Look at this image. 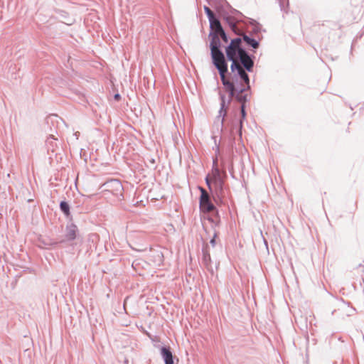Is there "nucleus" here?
<instances>
[{"label": "nucleus", "mask_w": 364, "mask_h": 364, "mask_svg": "<svg viewBox=\"0 0 364 364\" xmlns=\"http://www.w3.org/2000/svg\"><path fill=\"white\" fill-rule=\"evenodd\" d=\"M210 24L211 29L214 31L212 34H218V33L223 30L220 22L215 18L210 20Z\"/></svg>", "instance_id": "9"}, {"label": "nucleus", "mask_w": 364, "mask_h": 364, "mask_svg": "<svg viewBox=\"0 0 364 364\" xmlns=\"http://www.w3.org/2000/svg\"><path fill=\"white\" fill-rule=\"evenodd\" d=\"M241 38H237L232 39L230 45L226 48L225 52L228 60L232 61V65L234 63H239L238 58L240 52L244 50L241 47Z\"/></svg>", "instance_id": "3"}, {"label": "nucleus", "mask_w": 364, "mask_h": 364, "mask_svg": "<svg viewBox=\"0 0 364 364\" xmlns=\"http://www.w3.org/2000/svg\"><path fill=\"white\" fill-rule=\"evenodd\" d=\"M114 99H115L116 100H119L120 99V95H119V94H116V95H114Z\"/></svg>", "instance_id": "18"}, {"label": "nucleus", "mask_w": 364, "mask_h": 364, "mask_svg": "<svg viewBox=\"0 0 364 364\" xmlns=\"http://www.w3.org/2000/svg\"><path fill=\"white\" fill-rule=\"evenodd\" d=\"M112 183L116 187L117 190H122V184L118 181H113Z\"/></svg>", "instance_id": "16"}, {"label": "nucleus", "mask_w": 364, "mask_h": 364, "mask_svg": "<svg viewBox=\"0 0 364 364\" xmlns=\"http://www.w3.org/2000/svg\"><path fill=\"white\" fill-rule=\"evenodd\" d=\"M200 191V209L203 213H210L215 209V205L211 203L208 192L202 187H199Z\"/></svg>", "instance_id": "4"}, {"label": "nucleus", "mask_w": 364, "mask_h": 364, "mask_svg": "<svg viewBox=\"0 0 364 364\" xmlns=\"http://www.w3.org/2000/svg\"><path fill=\"white\" fill-rule=\"evenodd\" d=\"M210 53L213 63L218 70L223 84L226 90L230 92L228 100L226 103L224 96H221V107L219 111V117H221V123L224 122L225 117L227 115L229 104L235 95V86L232 82L225 78V74L228 72V64L225 61V55L220 50V40L218 34H210Z\"/></svg>", "instance_id": "1"}, {"label": "nucleus", "mask_w": 364, "mask_h": 364, "mask_svg": "<svg viewBox=\"0 0 364 364\" xmlns=\"http://www.w3.org/2000/svg\"><path fill=\"white\" fill-rule=\"evenodd\" d=\"M203 262L205 266V267L210 272H213V268L211 267V265H210V262H211V259H210V256L209 254H204L203 255Z\"/></svg>", "instance_id": "11"}, {"label": "nucleus", "mask_w": 364, "mask_h": 364, "mask_svg": "<svg viewBox=\"0 0 364 364\" xmlns=\"http://www.w3.org/2000/svg\"><path fill=\"white\" fill-rule=\"evenodd\" d=\"M231 70L232 71L236 70L238 75L240 76L241 79L243 80L247 85V87H249V77L246 72L244 70L242 67L240 63H234V65H231Z\"/></svg>", "instance_id": "6"}, {"label": "nucleus", "mask_w": 364, "mask_h": 364, "mask_svg": "<svg viewBox=\"0 0 364 364\" xmlns=\"http://www.w3.org/2000/svg\"><path fill=\"white\" fill-rule=\"evenodd\" d=\"M161 354L165 361V364H173V355L168 349L162 348Z\"/></svg>", "instance_id": "10"}, {"label": "nucleus", "mask_w": 364, "mask_h": 364, "mask_svg": "<svg viewBox=\"0 0 364 364\" xmlns=\"http://www.w3.org/2000/svg\"><path fill=\"white\" fill-rule=\"evenodd\" d=\"M205 181L210 190L212 186H213L215 193L218 196L222 195L224 185L223 174L220 172L218 168H213L211 173L207 176Z\"/></svg>", "instance_id": "2"}, {"label": "nucleus", "mask_w": 364, "mask_h": 364, "mask_svg": "<svg viewBox=\"0 0 364 364\" xmlns=\"http://www.w3.org/2000/svg\"><path fill=\"white\" fill-rule=\"evenodd\" d=\"M77 228L75 225L71 224L66 228L65 238L68 240H73L76 238Z\"/></svg>", "instance_id": "7"}, {"label": "nucleus", "mask_w": 364, "mask_h": 364, "mask_svg": "<svg viewBox=\"0 0 364 364\" xmlns=\"http://www.w3.org/2000/svg\"><path fill=\"white\" fill-rule=\"evenodd\" d=\"M210 242H211L212 244H213V243L215 242L214 239H213V240L210 241Z\"/></svg>", "instance_id": "19"}, {"label": "nucleus", "mask_w": 364, "mask_h": 364, "mask_svg": "<svg viewBox=\"0 0 364 364\" xmlns=\"http://www.w3.org/2000/svg\"><path fill=\"white\" fill-rule=\"evenodd\" d=\"M242 38H243L244 41L248 46H251L254 49L258 48V47L259 46V42L260 41L259 38H258V39L257 40V39L250 38L249 36H247L246 34H244V35H242Z\"/></svg>", "instance_id": "8"}, {"label": "nucleus", "mask_w": 364, "mask_h": 364, "mask_svg": "<svg viewBox=\"0 0 364 364\" xmlns=\"http://www.w3.org/2000/svg\"><path fill=\"white\" fill-rule=\"evenodd\" d=\"M204 9H205V11L208 17L209 21L211 19H213L215 18L214 13L211 11L210 9H209L207 6H205Z\"/></svg>", "instance_id": "14"}, {"label": "nucleus", "mask_w": 364, "mask_h": 364, "mask_svg": "<svg viewBox=\"0 0 364 364\" xmlns=\"http://www.w3.org/2000/svg\"><path fill=\"white\" fill-rule=\"evenodd\" d=\"M218 36L221 37V38L223 40L225 43H228V39L227 37L226 33H225L224 30L221 31L220 33H218Z\"/></svg>", "instance_id": "15"}, {"label": "nucleus", "mask_w": 364, "mask_h": 364, "mask_svg": "<svg viewBox=\"0 0 364 364\" xmlns=\"http://www.w3.org/2000/svg\"><path fill=\"white\" fill-rule=\"evenodd\" d=\"M241 63L248 70L251 71L253 67V61L245 50L240 52L239 56Z\"/></svg>", "instance_id": "5"}, {"label": "nucleus", "mask_w": 364, "mask_h": 364, "mask_svg": "<svg viewBox=\"0 0 364 364\" xmlns=\"http://www.w3.org/2000/svg\"><path fill=\"white\" fill-rule=\"evenodd\" d=\"M245 89H242L240 90V93H237V95H235L236 99L239 102H242L243 105H244L245 102L246 101V97L242 95V92Z\"/></svg>", "instance_id": "13"}, {"label": "nucleus", "mask_w": 364, "mask_h": 364, "mask_svg": "<svg viewBox=\"0 0 364 364\" xmlns=\"http://www.w3.org/2000/svg\"><path fill=\"white\" fill-rule=\"evenodd\" d=\"M60 207L61 210L65 213V215H66L67 216L70 215V206L68 204V203L62 201L60 203Z\"/></svg>", "instance_id": "12"}, {"label": "nucleus", "mask_w": 364, "mask_h": 364, "mask_svg": "<svg viewBox=\"0 0 364 364\" xmlns=\"http://www.w3.org/2000/svg\"><path fill=\"white\" fill-rule=\"evenodd\" d=\"M241 112H242V117L244 118L245 117V107H244V105H242V107H241Z\"/></svg>", "instance_id": "17"}]
</instances>
